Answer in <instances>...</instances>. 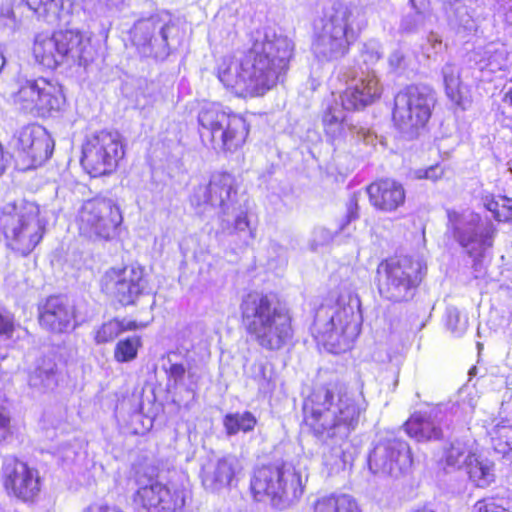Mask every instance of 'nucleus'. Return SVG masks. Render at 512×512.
I'll return each mask as SVG.
<instances>
[{"label":"nucleus","mask_w":512,"mask_h":512,"mask_svg":"<svg viewBox=\"0 0 512 512\" xmlns=\"http://www.w3.org/2000/svg\"><path fill=\"white\" fill-rule=\"evenodd\" d=\"M358 303L338 301L333 306H321L315 314L312 335L332 353L350 348L360 332L361 316Z\"/></svg>","instance_id":"7"},{"label":"nucleus","mask_w":512,"mask_h":512,"mask_svg":"<svg viewBox=\"0 0 512 512\" xmlns=\"http://www.w3.org/2000/svg\"><path fill=\"white\" fill-rule=\"evenodd\" d=\"M412 8L416 11L430 12L428 0H409Z\"/></svg>","instance_id":"55"},{"label":"nucleus","mask_w":512,"mask_h":512,"mask_svg":"<svg viewBox=\"0 0 512 512\" xmlns=\"http://www.w3.org/2000/svg\"><path fill=\"white\" fill-rule=\"evenodd\" d=\"M420 262L408 257L383 261L377 268L380 295L392 302L413 298L422 280Z\"/></svg>","instance_id":"13"},{"label":"nucleus","mask_w":512,"mask_h":512,"mask_svg":"<svg viewBox=\"0 0 512 512\" xmlns=\"http://www.w3.org/2000/svg\"><path fill=\"white\" fill-rule=\"evenodd\" d=\"M510 86L508 87L507 92L504 95V102L509 106H512V78L509 81Z\"/></svg>","instance_id":"58"},{"label":"nucleus","mask_w":512,"mask_h":512,"mask_svg":"<svg viewBox=\"0 0 512 512\" xmlns=\"http://www.w3.org/2000/svg\"><path fill=\"white\" fill-rule=\"evenodd\" d=\"M332 239L333 233L330 230L324 227H316L309 242L310 249L316 251L320 246L330 243Z\"/></svg>","instance_id":"43"},{"label":"nucleus","mask_w":512,"mask_h":512,"mask_svg":"<svg viewBox=\"0 0 512 512\" xmlns=\"http://www.w3.org/2000/svg\"><path fill=\"white\" fill-rule=\"evenodd\" d=\"M252 377L258 383L261 389H265L269 384V378L266 375V367L263 363H254L251 367Z\"/></svg>","instance_id":"46"},{"label":"nucleus","mask_w":512,"mask_h":512,"mask_svg":"<svg viewBox=\"0 0 512 512\" xmlns=\"http://www.w3.org/2000/svg\"><path fill=\"white\" fill-rule=\"evenodd\" d=\"M500 203L494 199H486L484 206L487 210L493 213L494 218L496 219V215L500 214Z\"/></svg>","instance_id":"54"},{"label":"nucleus","mask_w":512,"mask_h":512,"mask_svg":"<svg viewBox=\"0 0 512 512\" xmlns=\"http://www.w3.org/2000/svg\"><path fill=\"white\" fill-rule=\"evenodd\" d=\"M436 103L433 90L427 86L410 85L394 98L393 121L396 128L408 139L418 136L431 117Z\"/></svg>","instance_id":"10"},{"label":"nucleus","mask_w":512,"mask_h":512,"mask_svg":"<svg viewBox=\"0 0 512 512\" xmlns=\"http://www.w3.org/2000/svg\"><path fill=\"white\" fill-rule=\"evenodd\" d=\"M123 0H105L109 7H117Z\"/></svg>","instance_id":"59"},{"label":"nucleus","mask_w":512,"mask_h":512,"mask_svg":"<svg viewBox=\"0 0 512 512\" xmlns=\"http://www.w3.org/2000/svg\"><path fill=\"white\" fill-rule=\"evenodd\" d=\"M389 65L392 69H400L406 65L405 55L401 50L393 51L389 56Z\"/></svg>","instance_id":"51"},{"label":"nucleus","mask_w":512,"mask_h":512,"mask_svg":"<svg viewBox=\"0 0 512 512\" xmlns=\"http://www.w3.org/2000/svg\"><path fill=\"white\" fill-rule=\"evenodd\" d=\"M448 329L456 336H462L467 329V320L462 319L460 312L455 307H449L447 309V321Z\"/></svg>","instance_id":"41"},{"label":"nucleus","mask_w":512,"mask_h":512,"mask_svg":"<svg viewBox=\"0 0 512 512\" xmlns=\"http://www.w3.org/2000/svg\"><path fill=\"white\" fill-rule=\"evenodd\" d=\"M505 22L512 26V0H508L503 5Z\"/></svg>","instance_id":"56"},{"label":"nucleus","mask_w":512,"mask_h":512,"mask_svg":"<svg viewBox=\"0 0 512 512\" xmlns=\"http://www.w3.org/2000/svg\"><path fill=\"white\" fill-rule=\"evenodd\" d=\"M198 122L202 142L216 151L238 150L249 133L243 117L228 113L216 104L204 106L199 112Z\"/></svg>","instance_id":"9"},{"label":"nucleus","mask_w":512,"mask_h":512,"mask_svg":"<svg viewBox=\"0 0 512 512\" xmlns=\"http://www.w3.org/2000/svg\"><path fill=\"white\" fill-rule=\"evenodd\" d=\"M404 427L406 433L419 442L438 440L443 435L437 412L414 413Z\"/></svg>","instance_id":"27"},{"label":"nucleus","mask_w":512,"mask_h":512,"mask_svg":"<svg viewBox=\"0 0 512 512\" xmlns=\"http://www.w3.org/2000/svg\"><path fill=\"white\" fill-rule=\"evenodd\" d=\"M382 57L381 46L375 40H369L362 45L359 55V68L365 65L364 71H374V66Z\"/></svg>","instance_id":"38"},{"label":"nucleus","mask_w":512,"mask_h":512,"mask_svg":"<svg viewBox=\"0 0 512 512\" xmlns=\"http://www.w3.org/2000/svg\"><path fill=\"white\" fill-rule=\"evenodd\" d=\"M469 480L479 488L488 487L495 481L494 463L482 455L475 456L465 468Z\"/></svg>","instance_id":"30"},{"label":"nucleus","mask_w":512,"mask_h":512,"mask_svg":"<svg viewBox=\"0 0 512 512\" xmlns=\"http://www.w3.org/2000/svg\"><path fill=\"white\" fill-rule=\"evenodd\" d=\"M58 383L57 365L50 358H40L29 372L28 386L37 394L53 390Z\"/></svg>","instance_id":"28"},{"label":"nucleus","mask_w":512,"mask_h":512,"mask_svg":"<svg viewBox=\"0 0 512 512\" xmlns=\"http://www.w3.org/2000/svg\"><path fill=\"white\" fill-rule=\"evenodd\" d=\"M308 512H361L357 502L347 494H330L317 498Z\"/></svg>","instance_id":"29"},{"label":"nucleus","mask_w":512,"mask_h":512,"mask_svg":"<svg viewBox=\"0 0 512 512\" xmlns=\"http://www.w3.org/2000/svg\"><path fill=\"white\" fill-rule=\"evenodd\" d=\"M13 103L33 117H51L64 110L66 98L62 86L45 78L27 79L13 94Z\"/></svg>","instance_id":"12"},{"label":"nucleus","mask_w":512,"mask_h":512,"mask_svg":"<svg viewBox=\"0 0 512 512\" xmlns=\"http://www.w3.org/2000/svg\"><path fill=\"white\" fill-rule=\"evenodd\" d=\"M432 20L430 12L416 11L406 15L401 22V29L406 32H414L426 26Z\"/></svg>","instance_id":"40"},{"label":"nucleus","mask_w":512,"mask_h":512,"mask_svg":"<svg viewBox=\"0 0 512 512\" xmlns=\"http://www.w3.org/2000/svg\"><path fill=\"white\" fill-rule=\"evenodd\" d=\"M489 65L491 66V70H493V69H494V67H493V64H492V62H491V61L489 62Z\"/></svg>","instance_id":"62"},{"label":"nucleus","mask_w":512,"mask_h":512,"mask_svg":"<svg viewBox=\"0 0 512 512\" xmlns=\"http://www.w3.org/2000/svg\"><path fill=\"white\" fill-rule=\"evenodd\" d=\"M237 194L235 177L223 171L211 174L208 183L195 186L190 195V203L195 208L205 211L208 206L219 208L226 214Z\"/></svg>","instance_id":"20"},{"label":"nucleus","mask_w":512,"mask_h":512,"mask_svg":"<svg viewBox=\"0 0 512 512\" xmlns=\"http://www.w3.org/2000/svg\"><path fill=\"white\" fill-rule=\"evenodd\" d=\"M165 370L176 383L183 380L186 372L184 365L179 363H171L169 368Z\"/></svg>","instance_id":"50"},{"label":"nucleus","mask_w":512,"mask_h":512,"mask_svg":"<svg viewBox=\"0 0 512 512\" xmlns=\"http://www.w3.org/2000/svg\"><path fill=\"white\" fill-rule=\"evenodd\" d=\"M1 480L7 494L23 502L33 501L41 491L39 471L12 456L3 460Z\"/></svg>","instance_id":"19"},{"label":"nucleus","mask_w":512,"mask_h":512,"mask_svg":"<svg viewBox=\"0 0 512 512\" xmlns=\"http://www.w3.org/2000/svg\"><path fill=\"white\" fill-rule=\"evenodd\" d=\"M353 208H355L356 210L358 208L356 195H353L352 198L350 199V205H349V208H348V217L350 219H355V218L358 217L357 212H355L353 210Z\"/></svg>","instance_id":"57"},{"label":"nucleus","mask_w":512,"mask_h":512,"mask_svg":"<svg viewBox=\"0 0 512 512\" xmlns=\"http://www.w3.org/2000/svg\"><path fill=\"white\" fill-rule=\"evenodd\" d=\"M138 485L134 495L138 512H179L185 505L183 489H171L153 479H148L146 483L138 481Z\"/></svg>","instance_id":"21"},{"label":"nucleus","mask_w":512,"mask_h":512,"mask_svg":"<svg viewBox=\"0 0 512 512\" xmlns=\"http://www.w3.org/2000/svg\"><path fill=\"white\" fill-rule=\"evenodd\" d=\"M370 204L381 212H394L405 203V190L401 183L390 179H380L367 186Z\"/></svg>","instance_id":"26"},{"label":"nucleus","mask_w":512,"mask_h":512,"mask_svg":"<svg viewBox=\"0 0 512 512\" xmlns=\"http://www.w3.org/2000/svg\"><path fill=\"white\" fill-rule=\"evenodd\" d=\"M240 312L247 333L265 350L278 351L293 337L289 311L268 295L246 294L240 303Z\"/></svg>","instance_id":"4"},{"label":"nucleus","mask_w":512,"mask_h":512,"mask_svg":"<svg viewBox=\"0 0 512 512\" xmlns=\"http://www.w3.org/2000/svg\"><path fill=\"white\" fill-rule=\"evenodd\" d=\"M14 329V318L12 314L0 309V334H10Z\"/></svg>","instance_id":"48"},{"label":"nucleus","mask_w":512,"mask_h":512,"mask_svg":"<svg viewBox=\"0 0 512 512\" xmlns=\"http://www.w3.org/2000/svg\"><path fill=\"white\" fill-rule=\"evenodd\" d=\"M10 415L8 410L0 405V442L11 435Z\"/></svg>","instance_id":"45"},{"label":"nucleus","mask_w":512,"mask_h":512,"mask_svg":"<svg viewBox=\"0 0 512 512\" xmlns=\"http://www.w3.org/2000/svg\"><path fill=\"white\" fill-rule=\"evenodd\" d=\"M366 25L363 7L356 4H334L319 25H315L313 53L322 61L343 57Z\"/></svg>","instance_id":"5"},{"label":"nucleus","mask_w":512,"mask_h":512,"mask_svg":"<svg viewBox=\"0 0 512 512\" xmlns=\"http://www.w3.org/2000/svg\"><path fill=\"white\" fill-rule=\"evenodd\" d=\"M123 221L119 206L108 198L85 201L78 211L77 224L82 235L99 240H111L118 235Z\"/></svg>","instance_id":"16"},{"label":"nucleus","mask_w":512,"mask_h":512,"mask_svg":"<svg viewBox=\"0 0 512 512\" xmlns=\"http://www.w3.org/2000/svg\"><path fill=\"white\" fill-rule=\"evenodd\" d=\"M124 156V148L117 132L101 130L87 137L82 147L81 164L93 177L109 175Z\"/></svg>","instance_id":"17"},{"label":"nucleus","mask_w":512,"mask_h":512,"mask_svg":"<svg viewBox=\"0 0 512 512\" xmlns=\"http://www.w3.org/2000/svg\"><path fill=\"white\" fill-rule=\"evenodd\" d=\"M16 147L31 161L30 165L37 166L51 157L54 142L42 126L28 125L19 131Z\"/></svg>","instance_id":"24"},{"label":"nucleus","mask_w":512,"mask_h":512,"mask_svg":"<svg viewBox=\"0 0 512 512\" xmlns=\"http://www.w3.org/2000/svg\"><path fill=\"white\" fill-rule=\"evenodd\" d=\"M443 83L448 98L458 106L464 105V86L460 79V70L453 63H446L442 68Z\"/></svg>","instance_id":"33"},{"label":"nucleus","mask_w":512,"mask_h":512,"mask_svg":"<svg viewBox=\"0 0 512 512\" xmlns=\"http://www.w3.org/2000/svg\"><path fill=\"white\" fill-rule=\"evenodd\" d=\"M362 403L336 384L315 388L303 404L304 422L314 437L345 462L343 446L358 425Z\"/></svg>","instance_id":"2"},{"label":"nucleus","mask_w":512,"mask_h":512,"mask_svg":"<svg viewBox=\"0 0 512 512\" xmlns=\"http://www.w3.org/2000/svg\"><path fill=\"white\" fill-rule=\"evenodd\" d=\"M84 512H122L116 507L107 505H91Z\"/></svg>","instance_id":"53"},{"label":"nucleus","mask_w":512,"mask_h":512,"mask_svg":"<svg viewBox=\"0 0 512 512\" xmlns=\"http://www.w3.org/2000/svg\"><path fill=\"white\" fill-rule=\"evenodd\" d=\"M472 512H509L498 500L483 499L477 501Z\"/></svg>","instance_id":"44"},{"label":"nucleus","mask_w":512,"mask_h":512,"mask_svg":"<svg viewBox=\"0 0 512 512\" xmlns=\"http://www.w3.org/2000/svg\"><path fill=\"white\" fill-rule=\"evenodd\" d=\"M382 87L375 71H364L352 76L347 88L341 94V107L328 106L323 115V125L327 136L333 140L345 139L348 136L356 141L373 143L374 136L370 130L362 125L353 123L344 113V110H359L380 97Z\"/></svg>","instance_id":"3"},{"label":"nucleus","mask_w":512,"mask_h":512,"mask_svg":"<svg viewBox=\"0 0 512 512\" xmlns=\"http://www.w3.org/2000/svg\"><path fill=\"white\" fill-rule=\"evenodd\" d=\"M257 424L256 417L249 411L243 413H229L223 419L227 435H236L238 432H250Z\"/></svg>","instance_id":"35"},{"label":"nucleus","mask_w":512,"mask_h":512,"mask_svg":"<svg viewBox=\"0 0 512 512\" xmlns=\"http://www.w3.org/2000/svg\"><path fill=\"white\" fill-rule=\"evenodd\" d=\"M443 174H444V171H443L442 167L439 165L430 166L429 168H427L425 170L419 169L416 171L417 178L430 179L433 181L440 179L443 176Z\"/></svg>","instance_id":"47"},{"label":"nucleus","mask_w":512,"mask_h":512,"mask_svg":"<svg viewBox=\"0 0 512 512\" xmlns=\"http://www.w3.org/2000/svg\"><path fill=\"white\" fill-rule=\"evenodd\" d=\"M476 371H477V368L476 367H472L470 370H469V375L470 377L474 376L476 374Z\"/></svg>","instance_id":"61"},{"label":"nucleus","mask_w":512,"mask_h":512,"mask_svg":"<svg viewBox=\"0 0 512 512\" xmlns=\"http://www.w3.org/2000/svg\"><path fill=\"white\" fill-rule=\"evenodd\" d=\"M240 471L238 459L233 455L211 458L201 468L200 477L206 490L217 492L230 487Z\"/></svg>","instance_id":"25"},{"label":"nucleus","mask_w":512,"mask_h":512,"mask_svg":"<svg viewBox=\"0 0 512 512\" xmlns=\"http://www.w3.org/2000/svg\"><path fill=\"white\" fill-rule=\"evenodd\" d=\"M450 22L455 26L470 28L472 16L469 7L463 1H456L447 10Z\"/></svg>","instance_id":"39"},{"label":"nucleus","mask_w":512,"mask_h":512,"mask_svg":"<svg viewBox=\"0 0 512 512\" xmlns=\"http://www.w3.org/2000/svg\"><path fill=\"white\" fill-rule=\"evenodd\" d=\"M447 231L471 257H482L493 247L497 229L491 221L482 222L472 211H447Z\"/></svg>","instance_id":"15"},{"label":"nucleus","mask_w":512,"mask_h":512,"mask_svg":"<svg viewBox=\"0 0 512 512\" xmlns=\"http://www.w3.org/2000/svg\"><path fill=\"white\" fill-rule=\"evenodd\" d=\"M102 290L118 300L122 305L134 304L147 286L144 268L129 265L111 268L102 277Z\"/></svg>","instance_id":"22"},{"label":"nucleus","mask_w":512,"mask_h":512,"mask_svg":"<svg viewBox=\"0 0 512 512\" xmlns=\"http://www.w3.org/2000/svg\"><path fill=\"white\" fill-rule=\"evenodd\" d=\"M29 9L49 24H56L62 16L64 0H25Z\"/></svg>","instance_id":"34"},{"label":"nucleus","mask_w":512,"mask_h":512,"mask_svg":"<svg viewBox=\"0 0 512 512\" xmlns=\"http://www.w3.org/2000/svg\"><path fill=\"white\" fill-rule=\"evenodd\" d=\"M476 452L473 443L456 439L444 449V460L453 469H465Z\"/></svg>","instance_id":"31"},{"label":"nucleus","mask_w":512,"mask_h":512,"mask_svg":"<svg viewBox=\"0 0 512 512\" xmlns=\"http://www.w3.org/2000/svg\"><path fill=\"white\" fill-rule=\"evenodd\" d=\"M177 32L172 15L161 11L137 21L131 30V39L141 55L165 60L172 52Z\"/></svg>","instance_id":"11"},{"label":"nucleus","mask_w":512,"mask_h":512,"mask_svg":"<svg viewBox=\"0 0 512 512\" xmlns=\"http://www.w3.org/2000/svg\"><path fill=\"white\" fill-rule=\"evenodd\" d=\"M500 214L496 215L499 222H508L512 220V200L506 197L501 198Z\"/></svg>","instance_id":"49"},{"label":"nucleus","mask_w":512,"mask_h":512,"mask_svg":"<svg viewBox=\"0 0 512 512\" xmlns=\"http://www.w3.org/2000/svg\"><path fill=\"white\" fill-rule=\"evenodd\" d=\"M422 49L427 57L442 53L446 49L442 37L436 32H430L426 38V42L422 45Z\"/></svg>","instance_id":"42"},{"label":"nucleus","mask_w":512,"mask_h":512,"mask_svg":"<svg viewBox=\"0 0 512 512\" xmlns=\"http://www.w3.org/2000/svg\"><path fill=\"white\" fill-rule=\"evenodd\" d=\"M0 231L8 248L21 256L30 254L45 231L38 204L26 199L5 203L0 210Z\"/></svg>","instance_id":"6"},{"label":"nucleus","mask_w":512,"mask_h":512,"mask_svg":"<svg viewBox=\"0 0 512 512\" xmlns=\"http://www.w3.org/2000/svg\"><path fill=\"white\" fill-rule=\"evenodd\" d=\"M88 41L78 31H57L52 35L39 34L33 45V56L37 63L48 69H56L69 59L86 63Z\"/></svg>","instance_id":"14"},{"label":"nucleus","mask_w":512,"mask_h":512,"mask_svg":"<svg viewBox=\"0 0 512 512\" xmlns=\"http://www.w3.org/2000/svg\"><path fill=\"white\" fill-rule=\"evenodd\" d=\"M477 346H478L479 349L482 348V344L481 343H477Z\"/></svg>","instance_id":"63"},{"label":"nucleus","mask_w":512,"mask_h":512,"mask_svg":"<svg viewBox=\"0 0 512 512\" xmlns=\"http://www.w3.org/2000/svg\"><path fill=\"white\" fill-rule=\"evenodd\" d=\"M412 465L411 450L394 431L381 433L368 456L369 470L382 477L398 478Z\"/></svg>","instance_id":"18"},{"label":"nucleus","mask_w":512,"mask_h":512,"mask_svg":"<svg viewBox=\"0 0 512 512\" xmlns=\"http://www.w3.org/2000/svg\"><path fill=\"white\" fill-rule=\"evenodd\" d=\"M251 490L257 501H269L285 509L303 494L301 475L290 463L262 466L254 471Z\"/></svg>","instance_id":"8"},{"label":"nucleus","mask_w":512,"mask_h":512,"mask_svg":"<svg viewBox=\"0 0 512 512\" xmlns=\"http://www.w3.org/2000/svg\"><path fill=\"white\" fill-rule=\"evenodd\" d=\"M0 512H3V511H0Z\"/></svg>","instance_id":"64"},{"label":"nucleus","mask_w":512,"mask_h":512,"mask_svg":"<svg viewBox=\"0 0 512 512\" xmlns=\"http://www.w3.org/2000/svg\"><path fill=\"white\" fill-rule=\"evenodd\" d=\"M293 43L282 35L256 39L240 62L224 59L218 66L220 82L240 96H260L286 72Z\"/></svg>","instance_id":"1"},{"label":"nucleus","mask_w":512,"mask_h":512,"mask_svg":"<svg viewBox=\"0 0 512 512\" xmlns=\"http://www.w3.org/2000/svg\"><path fill=\"white\" fill-rule=\"evenodd\" d=\"M140 347L141 339L138 336L120 340L114 349V359L119 363L130 362L137 357Z\"/></svg>","instance_id":"37"},{"label":"nucleus","mask_w":512,"mask_h":512,"mask_svg":"<svg viewBox=\"0 0 512 512\" xmlns=\"http://www.w3.org/2000/svg\"><path fill=\"white\" fill-rule=\"evenodd\" d=\"M222 231L229 236H237L242 245H249L254 238V233L250 228L247 213L238 214L232 224L228 221H222Z\"/></svg>","instance_id":"36"},{"label":"nucleus","mask_w":512,"mask_h":512,"mask_svg":"<svg viewBox=\"0 0 512 512\" xmlns=\"http://www.w3.org/2000/svg\"><path fill=\"white\" fill-rule=\"evenodd\" d=\"M140 327L135 321L114 318L104 322L95 330L94 341L98 345L106 344L115 340L122 332L136 330Z\"/></svg>","instance_id":"32"},{"label":"nucleus","mask_w":512,"mask_h":512,"mask_svg":"<svg viewBox=\"0 0 512 512\" xmlns=\"http://www.w3.org/2000/svg\"><path fill=\"white\" fill-rule=\"evenodd\" d=\"M15 24V16L12 9L7 8L0 12V30L5 27H11Z\"/></svg>","instance_id":"52"},{"label":"nucleus","mask_w":512,"mask_h":512,"mask_svg":"<svg viewBox=\"0 0 512 512\" xmlns=\"http://www.w3.org/2000/svg\"><path fill=\"white\" fill-rule=\"evenodd\" d=\"M412 512H435V511L432 510V509H429V508H421V509H417V510L412 511Z\"/></svg>","instance_id":"60"},{"label":"nucleus","mask_w":512,"mask_h":512,"mask_svg":"<svg viewBox=\"0 0 512 512\" xmlns=\"http://www.w3.org/2000/svg\"><path fill=\"white\" fill-rule=\"evenodd\" d=\"M39 323L53 333H64L74 328L75 307L63 295H54L38 306Z\"/></svg>","instance_id":"23"}]
</instances>
